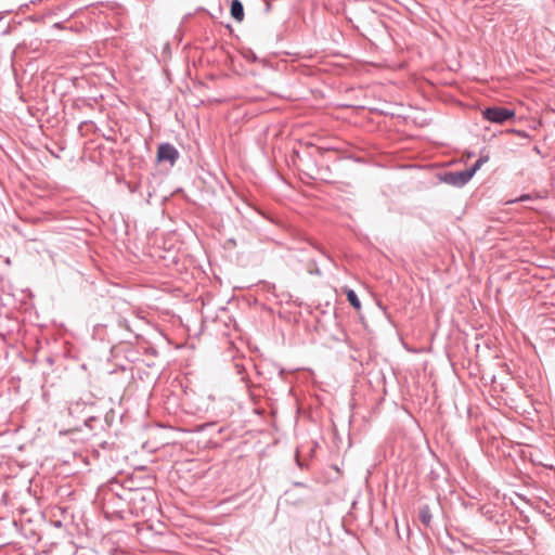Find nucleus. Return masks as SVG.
Here are the masks:
<instances>
[{"mask_svg":"<svg viewBox=\"0 0 555 555\" xmlns=\"http://www.w3.org/2000/svg\"><path fill=\"white\" fill-rule=\"evenodd\" d=\"M489 160L488 156L480 157L475 165L470 169H466L457 172H448L444 175V182L454 185V186H463L466 184L476 171L481 167L482 164Z\"/></svg>","mask_w":555,"mask_h":555,"instance_id":"nucleus-1","label":"nucleus"},{"mask_svg":"<svg viewBox=\"0 0 555 555\" xmlns=\"http://www.w3.org/2000/svg\"><path fill=\"white\" fill-rule=\"evenodd\" d=\"M482 116L490 122L503 124L513 118L515 116V112L505 107L494 106L482 111Z\"/></svg>","mask_w":555,"mask_h":555,"instance_id":"nucleus-2","label":"nucleus"},{"mask_svg":"<svg viewBox=\"0 0 555 555\" xmlns=\"http://www.w3.org/2000/svg\"><path fill=\"white\" fill-rule=\"evenodd\" d=\"M179 156L178 151L170 144L164 143L158 146L157 159L159 162H169L171 165L175 164Z\"/></svg>","mask_w":555,"mask_h":555,"instance_id":"nucleus-3","label":"nucleus"},{"mask_svg":"<svg viewBox=\"0 0 555 555\" xmlns=\"http://www.w3.org/2000/svg\"><path fill=\"white\" fill-rule=\"evenodd\" d=\"M231 15L237 21L242 22L244 18V7L240 0H232L231 2Z\"/></svg>","mask_w":555,"mask_h":555,"instance_id":"nucleus-4","label":"nucleus"},{"mask_svg":"<svg viewBox=\"0 0 555 555\" xmlns=\"http://www.w3.org/2000/svg\"><path fill=\"white\" fill-rule=\"evenodd\" d=\"M346 295H347V299L348 301L350 302V305L356 309V310H360L361 309V302L357 296V294L352 291V289H348L346 292Z\"/></svg>","mask_w":555,"mask_h":555,"instance_id":"nucleus-5","label":"nucleus"},{"mask_svg":"<svg viewBox=\"0 0 555 555\" xmlns=\"http://www.w3.org/2000/svg\"><path fill=\"white\" fill-rule=\"evenodd\" d=\"M420 519L425 526H429L431 521V514L428 506H424L421 508Z\"/></svg>","mask_w":555,"mask_h":555,"instance_id":"nucleus-6","label":"nucleus"},{"mask_svg":"<svg viewBox=\"0 0 555 555\" xmlns=\"http://www.w3.org/2000/svg\"><path fill=\"white\" fill-rule=\"evenodd\" d=\"M530 196L529 195H522L521 197H519L518 201L522 202V201H526V199H529Z\"/></svg>","mask_w":555,"mask_h":555,"instance_id":"nucleus-7","label":"nucleus"}]
</instances>
